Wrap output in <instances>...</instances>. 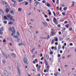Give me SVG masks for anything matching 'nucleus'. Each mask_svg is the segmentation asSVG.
Returning <instances> with one entry per match:
<instances>
[{
  "label": "nucleus",
  "instance_id": "nucleus-22",
  "mask_svg": "<svg viewBox=\"0 0 76 76\" xmlns=\"http://www.w3.org/2000/svg\"><path fill=\"white\" fill-rule=\"evenodd\" d=\"M3 31H1V30H0V35H2L3 34Z\"/></svg>",
  "mask_w": 76,
  "mask_h": 76
},
{
  "label": "nucleus",
  "instance_id": "nucleus-64",
  "mask_svg": "<svg viewBox=\"0 0 76 76\" xmlns=\"http://www.w3.org/2000/svg\"><path fill=\"white\" fill-rule=\"evenodd\" d=\"M42 56V53H41L40 55V57H41Z\"/></svg>",
  "mask_w": 76,
  "mask_h": 76
},
{
  "label": "nucleus",
  "instance_id": "nucleus-13",
  "mask_svg": "<svg viewBox=\"0 0 76 76\" xmlns=\"http://www.w3.org/2000/svg\"><path fill=\"white\" fill-rule=\"evenodd\" d=\"M72 3H73V4L71 5V6L72 7H74V5H75V1H73L72 2Z\"/></svg>",
  "mask_w": 76,
  "mask_h": 76
},
{
  "label": "nucleus",
  "instance_id": "nucleus-41",
  "mask_svg": "<svg viewBox=\"0 0 76 76\" xmlns=\"http://www.w3.org/2000/svg\"><path fill=\"white\" fill-rule=\"evenodd\" d=\"M20 43L21 44V45H24V44H23V42H21Z\"/></svg>",
  "mask_w": 76,
  "mask_h": 76
},
{
  "label": "nucleus",
  "instance_id": "nucleus-53",
  "mask_svg": "<svg viewBox=\"0 0 76 76\" xmlns=\"http://www.w3.org/2000/svg\"><path fill=\"white\" fill-rule=\"evenodd\" d=\"M53 15H54V16H56V13H55V12H53Z\"/></svg>",
  "mask_w": 76,
  "mask_h": 76
},
{
  "label": "nucleus",
  "instance_id": "nucleus-14",
  "mask_svg": "<svg viewBox=\"0 0 76 76\" xmlns=\"http://www.w3.org/2000/svg\"><path fill=\"white\" fill-rule=\"evenodd\" d=\"M9 29H13V31L15 30V28L13 27H12V28L10 27V28H9Z\"/></svg>",
  "mask_w": 76,
  "mask_h": 76
},
{
  "label": "nucleus",
  "instance_id": "nucleus-39",
  "mask_svg": "<svg viewBox=\"0 0 76 76\" xmlns=\"http://www.w3.org/2000/svg\"><path fill=\"white\" fill-rule=\"evenodd\" d=\"M16 4L14 3L13 4V7H15L16 6Z\"/></svg>",
  "mask_w": 76,
  "mask_h": 76
},
{
  "label": "nucleus",
  "instance_id": "nucleus-35",
  "mask_svg": "<svg viewBox=\"0 0 76 76\" xmlns=\"http://www.w3.org/2000/svg\"><path fill=\"white\" fill-rule=\"evenodd\" d=\"M38 4L37 3V2H36V4H35V2H34V5L35 6H37V5Z\"/></svg>",
  "mask_w": 76,
  "mask_h": 76
},
{
  "label": "nucleus",
  "instance_id": "nucleus-26",
  "mask_svg": "<svg viewBox=\"0 0 76 76\" xmlns=\"http://www.w3.org/2000/svg\"><path fill=\"white\" fill-rule=\"evenodd\" d=\"M14 37L15 38H18V36H14Z\"/></svg>",
  "mask_w": 76,
  "mask_h": 76
},
{
  "label": "nucleus",
  "instance_id": "nucleus-1",
  "mask_svg": "<svg viewBox=\"0 0 76 76\" xmlns=\"http://www.w3.org/2000/svg\"><path fill=\"white\" fill-rule=\"evenodd\" d=\"M24 58L23 59V61L24 63L26 64H28V63L27 62V60H28V58H27V56L26 55H24Z\"/></svg>",
  "mask_w": 76,
  "mask_h": 76
},
{
  "label": "nucleus",
  "instance_id": "nucleus-12",
  "mask_svg": "<svg viewBox=\"0 0 76 76\" xmlns=\"http://www.w3.org/2000/svg\"><path fill=\"white\" fill-rule=\"evenodd\" d=\"M13 23V22H12V21H10V22H9L8 24L10 25H12V24Z\"/></svg>",
  "mask_w": 76,
  "mask_h": 76
},
{
  "label": "nucleus",
  "instance_id": "nucleus-3",
  "mask_svg": "<svg viewBox=\"0 0 76 76\" xmlns=\"http://www.w3.org/2000/svg\"><path fill=\"white\" fill-rule=\"evenodd\" d=\"M42 24L44 25L45 27H47V22L45 21L44 22H42Z\"/></svg>",
  "mask_w": 76,
  "mask_h": 76
},
{
  "label": "nucleus",
  "instance_id": "nucleus-57",
  "mask_svg": "<svg viewBox=\"0 0 76 76\" xmlns=\"http://www.w3.org/2000/svg\"><path fill=\"white\" fill-rule=\"evenodd\" d=\"M44 72L45 73H46L47 72V70L46 69H44Z\"/></svg>",
  "mask_w": 76,
  "mask_h": 76
},
{
  "label": "nucleus",
  "instance_id": "nucleus-46",
  "mask_svg": "<svg viewBox=\"0 0 76 76\" xmlns=\"http://www.w3.org/2000/svg\"><path fill=\"white\" fill-rule=\"evenodd\" d=\"M7 17L8 18H10V16L9 15H7Z\"/></svg>",
  "mask_w": 76,
  "mask_h": 76
},
{
  "label": "nucleus",
  "instance_id": "nucleus-32",
  "mask_svg": "<svg viewBox=\"0 0 76 76\" xmlns=\"http://www.w3.org/2000/svg\"><path fill=\"white\" fill-rule=\"evenodd\" d=\"M4 19H7V17H6V16H4Z\"/></svg>",
  "mask_w": 76,
  "mask_h": 76
},
{
  "label": "nucleus",
  "instance_id": "nucleus-7",
  "mask_svg": "<svg viewBox=\"0 0 76 76\" xmlns=\"http://www.w3.org/2000/svg\"><path fill=\"white\" fill-rule=\"evenodd\" d=\"M17 36L18 37H20V35L19 34V31H17Z\"/></svg>",
  "mask_w": 76,
  "mask_h": 76
},
{
  "label": "nucleus",
  "instance_id": "nucleus-31",
  "mask_svg": "<svg viewBox=\"0 0 76 76\" xmlns=\"http://www.w3.org/2000/svg\"><path fill=\"white\" fill-rule=\"evenodd\" d=\"M47 37H48V38H47V39H48L50 38V35H48Z\"/></svg>",
  "mask_w": 76,
  "mask_h": 76
},
{
  "label": "nucleus",
  "instance_id": "nucleus-40",
  "mask_svg": "<svg viewBox=\"0 0 76 76\" xmlns=\"http://www.w3.org/2000/svg\"><path fill=\"white\" fill-rule=\"evenodd\" d=\"M69 31H72V28H69Z\"/></svg>",
  "mask_w": 76,
  "mask_h": 76
},
{
  "label": "nucleus",
  "instance_id": "nucleus-47",
  "mask_svg": "<svg viewBox=\"0 0 76 76\" xmlns=\"http://www.w3.org/2000/svg\"><path fill=\"white\" fill-rule=\"evenodd\" d=\"M69 45L70 46H73V44L72 43H70L69 44Z\"/></svg>",
  "mask_w": 76,
  "mask_h": 76
},
{
  "label": "nucleus",
  "instance_id": "nucleus-56",
  "mask_svg": "<svg viewBox=\"0 0 76 76\" xmlns=\"http://www.w3.org/2000/svg\"><path fill=\"white\" fill-rule=\"evenodd\" d=\"M58 27V28H60V26H61V25H60V24H58V26H57Z\"/></svg>",
  "mask_w": 76,
  "mask_h": 76
},
{
  "label": "nucleus",
  "instance_id": "nucleus-28",
  "mask_svg": "<svg viewBox=\"0 0 76 76\" xmlns=\"http://www.w3.org/2000/svg\"><path fill=\"white\" fill-rule=\"evenodd\" d=\"M3 27H2L1 28V29H0V30H1V31H3Z\"/></svg>",
  "mask_w": 76,
  "mask_h": 76
},
{
  "label": "nucleus",
  "instance_id": "nucleus-38",
  "mask_svg": "<svg viewBox=\"0 0 76 76\" xmlns=\"http://www.w3.org/2000/svg\"><path fill=\"white\" fill-rule=\"evenodd\" d=\"M7 21H4V23H5V24H6L7 23Z\"/></svg>",
  "mask_w": 76,
  "mask_h": 76
},
{
  "label": "nucleus",
  "instance_id": "nucleus-44",
  "mask_svg": "<svg viewBox=\"0 0 76 76\" xmlns=\"http://www.w3.org/2000/svg\"><path fill=\"white\" fill-rule=\"evenodd\" d=\"M54 34V31H52V35H53Z\"/></svg>",
  "mask_w": 76,
  "mask_h": 76
},
{
  "label": "nucleus",
  "instance_id": "nucleus-18",
  "mask_svg": "<svg viewBox=\"0 0 76 76\" xmlns=\"http://www.w3.org/2000/svg\"><path fill=\"white\" fill-rule=\"evenodd\" d=\"M9 8H7L6 9V12L7 13H8V12H9Z\"/></svg>",
  "mask_w": 76,
  "mask_h": 76
},
{
  "label": "nucleus",
  "instance_id": "nucleus-19",
  "mask_svg": "<svg viewBox=\"0 0 76 76\" xmlns=\"http://www.w3.org/2000/svg\"><path fill=\"white\" fill-rule=\"evenodd\" d=\"M45 63L46 65H48V62L47 61H46V60L45 59Z\"/></svg>",
  "mask_w": 76,
  "mask_h": 76
},
{
  "label": "nucleus",
  "instance_id": "nucleus-62",
  "mask_svg": "<svg viewBox=\"0 0 76 76\" xmlns=\"http://www.w3.org/2000/svg\"><path fill=\"white\" fill-rule=\"evenodd\" d=\"M26 4H25V5L26 6V5H28V2H26L25 3Z\"/></svg>",
  "mask_w": 76,
  "mask_h": 76
},
{
  "label": "nucleus",
  "instance_id": "nucleus-10",
  "mask_svg": "<svg viewBox=\"0 0 76 76\" xmlns=\"http://www.w3.org/2000/svg\"><path fill=\"white\" fill-rule=\"evenodd\" d=\"M40 38L41 39H47V38L46 37H40Z\"/></svg>",
  "mask_w": 76,
  "mask_h": 76
},
{
  "label": "nucleus",
  "instance_id": "nucleus-16",
  "mask_svg": "<svg viewBox=\"0 0 76 76\" xmlns=\"http://www.w3.org/2000/svg\"><path fill=\"white\" fill-rule=\"evenodd\" d=\"M37 3L38 4H41V3L39 2H38V1H36V2H35V4H36V3Z\"/></svg>",
  "mask_w": 76,
  "mask_h": 76
},
{
  "label": "nucleus",
  "instance_id": "nucleus-63",
  "mask_svg": "<svg viewBox=\"0 0 76 76\" xmlns=\"http://www.w3.org/2000/svg\"><path fill=\"white\" fill-rule=\"evenodd\" d=\"M62 14L63 16H64V15H65V13H64L63 12H62Z\"/></svg>",
  "mask_w": 76,
  "mask_h": 76
},
{
  "label": "nucleus",
  "instance_id": "nucleus-58",
  "mask_svg": "<svg viewBox=\"0 0 76 76\" xmlns=\"http://www.w3.org/2000/svg\"><path fill=\"white\" fill-rule=\"evenodd\" d=\"M45 18H48V16H47V15H45Z\"/></svg>",
  "mask_w": 76,
  "mask_h": 76
},
{
  "label": "nucleus",
  "instance_id": "nucleus-51",
  "mask_svg": "<svg viewBox=\"0 0 76 76\" xmlns=\"http://www.w3.org/2000/svg\"><path fill=\"white\" fill-rule=\"evenodd\" d=\"M2 4H3V5H4L5 4V3H4V1H3V3H2Z\"/></svg>",
  "mask_w": 76,
  "mask_h": 76
},
{
  "label": "nucleus",
  "instance_id": "nucleus-45",
  "mask_svg": "<svg viewBox=\"0 0 76 76\" xmlns=\"http://www.w3.org/2000/svg\"><path fill=\"white\" fill-rule=\"evenodd\" d=\"M71 56H72V55H68L67 56L68 58H69V57H71Z\"/></svg>",
  "mask_w": 76,
  "mask_h": 76
},
{
  "label": "nucleus",
  "instance_id": "nucleus-36",
  "mask_svg": "<svg viewBox=\"0 0 76 76\" xmlns=\"http://www.w3.org/2000/svg\"><path fill=\"white\" fill-rule=\"evenodd\" d=\"M55 41L56 42H57V41H58V39H57V38H56Z\"/></svg>",
  "mask_w": 76,
  "mask_h": 76
},
{
  "label": "nucleus",
  "instance_id": "nucleus-43",
  "mask_svg": "<svg viewBox=\"0 0 76 76\" xmlns=\"http://www.w3.org/2000/svg\"><path fill=\"white\" fill-rule=\"evenodd\" d=\"M46 20L48 22H50V20H49V19L48 18L46 19Z\"/></svg>",
  "mask_w": 76,
  "mask_h": 76
},
{
  "label": "nucleus",
  "instance_id": "nucleus-15",
  "mask_svg": "<svg viewBox=\"0 0 76 76\" xmlns=\"http://www.w3.org/2000/svg\"><path fill=\"white\" fill-rule=\"evenodd\" d=\"M69 24H68L65 25V27L66 28H69Z\"/></svg>",
  "mask_w": 76,
  "mask_h": 76
},
{
  "label": "nucleus",
  "instance_id": "nucleus-21",
  "mask_svg": "<svg viewBox=\"0 0 76 76\" xmlns=\"http://www.w3.org/2000/svg\"><path fill=\"white\" fill-rule=\"evenodd\" d=\"M54 42V40L53 39H52L51 44H53Z\"/></svg>",
  "mask_w": 76,
  "mask_h": 76
},
{
  "label": "nucleus",
  "instance_id": "nucleus-20",
  "mask_svg": "<svg viewBox=\"0 0 76 76\" xmlns=\"http://www.w3.org/2000/svg\"><path fill=\"white\" fill-rule=\"evenodd\" d=\"M46 58H47V59L48 60V58H49V56H48V55H46Z\"/></svg>",
  "mask_w": 76,
  "mask_h": 76
},
{
  "label": "nucleus",
  "instance_id": "nucleus-48",
  "mask_svg": "<svg viewBox=\"0 0 76 76\" xmlns=\"http://www.w3.org/2000/svg\"><path fill=\"white\" fill-rule=\"evenodd\" d=\"M55 45H58V42H56L55 43Z\"/></svg>",
  "mask_w": 76,
  "mask_h": 76
},
{
  "label": "nucleus",
  "instance_id": "nucleus-17",
  "mask_svg": "<svg viewBox=\"0 0 76 76\" xmlns=\"http://www.w3.org/2000/svg\"><path fill=\"white\" fill-rule=\"evenodd\" d=\"M50 68V66H48V65L46 67V69H48V70H49V68Z\"/></svg>",
  "mask_w": 76,
  "mask_h": 76
},
{
  "label": "nucleus",
  "instance_id": "nucleus-33",
  "mask_svg": "<svg viewBox=\"0 0 76 76\" xmlns=\"http://www.w3.org/2000/svg\"><path fill=\"white\" fill-rule=\"evenodd\" d=\"M2 63H3V64H5V61H4V60H3L2 59Z\"/></svg>",
  "mask_w": 76,
  "mask_h": 76
},
{
  "label": "nucleus",
  "instance_id": "nucleus-34",
  "mask_svg": "<svg viewBox=\"0 0 76 76\" xmlns=\"http://www.w3.org/2000/svg\"><path fill=\"white\" fill-rule=\"evenodd\" d=\"M48 7H50V4H47V5H46Z\"/></svg>",
  "mask_w": 76,
  "mask_h": 76
},
{
  "label": "nucleus",
  "instance_id": "nucleus-61",
  "mask_svg": "<svg viewBox=\"0 0 76 76\" xmlns=\"http://www.w3.org/2000/svg\"><path fill=\"white\" fill-rule=\"evenodd\" d=\"M58 34L59 35H61V32L60 31H59L58 32Z\"/></svg>",
  "mask_w": 76,
  "mask_h": 76
},
{
  "label": "nucleus",
  "instance_id": "nucleus-9",
  "mask_svg": "<svg viewBox=\"0 0 76 76\" xmlns=\"http://www.w3.org/2000/svg\"><path fill=\"white\" fill-rule=\"evenodd\" d=\"M67 9V7H66L63 8V10L64 11H66Z\"/></svg>",
  "mask_w": 76,
  "mask_h": 76
},
{
  "label": "nucleus",
  "instance_id": "nucleus-23",
  "mask_svg": "<svg viewBox=\"0 0 76 76\" xmlns=\"http://www.w3.org/2000/svg\"><path fill=\"white\" fill-rule=\"evenodd\" d=\"M18 10L19 12H21V11H22V9L20 8H19L18 9Z\"/></svg>",
  "mask_w": 76,
  "mask_h": 76
},
{
  "label": "nucleus",
  "instance_id": "nucleus-49",
  "mask_svg": "<svg viewBox=\"0 0 76 76\" xmlns=\"http://www.w3.org/2000/svg\"><path fill=\"white\" fill-rule=\"evenodd\" d=\"M50 54H53V52L51 51H50Z\"/></svg>",
  "mask_w": 76,
  "mask_h": 76
},
{
  "label": "nucleus",
  "instance_id": "nucleus-25",
  "mask_svg": "<svg viewBox=\"0 0 76 76\" xmlns=\"http://www.w3.org/2000/svg\"><path fill=\"white\" fill-rule=\"evenodd\" d=\"M61 45H58V50H59L60 49V47H61Z\"/></svg>",
  "mask_w": 76,
  "mask_h": 76
},
{
  "label": "nucleus",
  "instance_id": "nucleus-5",
  "mask_svg": "<svg viewBox=\"0 0 76 76\" xmlns=\"http://www.w3.org/2000/svg\"><path fill=\"white\" fill-rule=\"evenodd\" d=\"M10 32H12V33L14 34H16V32H15V30H12V29H10Z\"/></svg>",
  "mask_w": 76,
  "mask_h": 76
},
{
  "label": "nucleus",
  "instance_id": "nucleus-50",
  "mask_svg": "<svg viewBox=\"0 0 76 76\" xmlns=\"http://www.w3.org/2000/svg\"><path fill=\"white\" fill-rule=\"evenodd\" d=\"M48 14L50 15H51V12H48Z\"/></svg>",
  "mask_w": 76,
  "mask_h": 76
},
{
  "label": "nucleus",
  "instance_id": "nucleus-27",
  "mask_svg": "<svg viewBox=\"0 0 76 76\" xmlns=\"http://www.w3.org/2000/svg\"><path fill=\"white\" fill-rule=\"evenodd\" d=\"M7 69H8L9 70H11V69H12V68H11V67L10 66H8L7 67Z\"/></svg>",
  "mask_w": 76,
  "mask_h": 76
},
{
  "label": "nucleus",
  "instance_id": "nucleus-42",
  "mask_svg": "<svg viewBox=\"0 0 76 76\" xmlns=\"http://www.w3.org/2000/svg\"><path fill=\"white\" fill-rule=\"evenodd\" d=\"M54 49L55 50H57V47L56 46L54 47Z\"/></svg>",
  "mask_w": 76,
  "mask_h": 76
},
{
  "label": "nucleus",
  "instance_id": "nucleus-59",
  "mask_svg": "<svg viewBox=\"0 0 76 76\" xmlns=\"http://www.w3.org/2000/svg\"><path fill=\"white\" fill-rule=\"evenodd\" d=\"M60 41H63V39L62 38H60L59 39Z\"/></svg>",
  "mask_w": 76,
  "mask_h": 76
},
{
  "label": "nucleus",
  "instance_id": "nucleus-11",
  "mask_svg": "<svg viewBox=\"0 0 76 76\" xmlns=\"http://www.w3.org/2000/svg\"><path fill=\"white\" fill-rule=\"evenodd\" d=\"M10 13H11V15H14V11L13 10H12L10 11Z\"/></svg>",
  "mask_w": 76,
  "mask_h": 76
},
{
  "label": "nucleus",
  "instance_id": "nucleus-24",
  "mask_svg": "<svg viewBox=\"0 0 76 76\" xmlns=\"http://www.w3.org/2000/svg\"><path fill=\"white\" fill-rule=\"evenodd\" d=\"M66 37V34H64L63 35V38H65V37Z\"/></svg>",
  "mask_w": 76,
  "mask_h": 76
},
{
  "label": "nucleus",
  "instance_id": "nucleus-52",
  "mask_svg": "<svg viewBox=\"0 0 76 76\" xmlns=\"http://www.w3.org/2000/svg\"><path fill=\"white\" fill-rule=\"evenodd\" d=\"M58 57H61V55L60 54H58Z\"/></svg>",
  "mask_w": 76,
  "mask_h": 76
},
{
  "label": "nucleus",
  "instance_id": "nucleus-8",
  "mask_svg": "<svg viewBox=\"0 0 76 76\" xmlns=\"http://www.w3.org/2000/svg\"><path fill=\"white\" fill-rule=\"evenodd\" d=\"M53 21L54 23L57 21V19H56V18L54 17L53 18Z\"/></svg>",
  "mask_w": 76,
  "mask_h": 76
},
{
  "label": "nucleus",
  "instance_id": "nucleus-6",
  "mask_svg": "<svg viewBox=\"0 0 76 76\" xmlns=\"http://www.w3.org/2000/svg\"><path fill=\"white\" fill-rule=\"evenodd\" d=\"M11 56L12 57H14L15 58H16V54L13 53H12Z\"/></svg>",
  "mask_w": 76,
  "mask_h": 76
},
{
  "label": "nucleus",
  "instance_id": "nucleus-4",
  "mask_svg": "<svg viewBox=\"0 0 76 76\" xmlns=\"http://www.w3.org/2000/svg\"><path fill=\"white\" fill-rule=\"evenodd\" d=\"M17 70L18 72V75L19 76H21V74H20V69L19 68H17Z\"/></svg>",
  "mask_w": 76,
  "mask_h": 76
},
{
  "label": "nucleus",
  "instance_id": "nucleus-60",
  "mask_svg": "<svg viewBox=\"0 0 76 76\" xmlns=\"http://www.w3.org/2000/svg\"><path fill=\"white\" fill-rule=\"evenodd\" d=\"M37 69H37V71H38H38H40V69H39V68H37Z\"/></svg>",
  "mask_w": 76,
  "mask_h": 76
},
{
  "label": "nucleus",
  "instance_id": "nucleus-55",
  "mask_svg": "<svg viewBox=\"0 0 76 76\" xmlns=\"http://www.w3.org/2000/svg\"><path fill=\"white\" fill-rule=\"evenodd\" d=\"M44 60V57H42V58H41V60Z\"/></svg>",
  "mask_w": 76,
  "mask_h": 76
},
{
  "label": "nucleus",
  "instance_id": "nucleus-54",
  "mask_svg": "<svg viewBox=\"0 0 76 76\" xmlns=\"http://www.w3.org/2000/svg\"><path fill=\"white\" fill-rule=\"evenodd\" d=\"M54 23H55L56 25H58V23H57V22L55 21V22H54Z\"/></svg>",
  "mask_w": 76,
  "mask_h": 76
},
{
  "label": "nucleus",
  "instance_id": "nucleus-37",
  "mask_svg": "<svg viewBox=\"0 0 76 76\" xmlns=\"http://www.w3.org/2000/svg\"><path fill=\"white\" fill-rule=\"evenodd\" d=\"M46 2V1H45V0H43L42 1V3H45Z\"/></svg>",
  "mask_w": 76,
  "mask_h": 76
},
{
  "label": "nucleus",
  "instance_id": "nucleus-2",
  "mask_svg": "<svg viewBox=\"0 0 76 76\" xmlns=\"http://www.w3.org/2000/svg\"><path fill=\"white\" fill-rule=\"evenodd\" d=\"M5 3L6 7H7V8H8V9H10V7L9 6V5L7 3V2H5Z\"/></svg>",
  "mask_w": 76,
  "mask_h": 76
},
{
  "label": "nucleus",
  "instance_id": "nucleus-29",
  "mask_svg": "<svg viewBox=\"0 0 76 76\" xmlns=\"http://www.w3.org/2000/svg\"><path fill=\"white\" fill-rule=\"evenodd\" d=\"M34 61H35V62L36 63H37L38 62V60H37V59H35L34 60Z\"/></svg>",
  "mask_w": 76,
  "mask_h": 76
},
{
  "label": "nucleus",
  "instance_id": "nucleus-30",
  "mask_svg": "<svg viewBox=\"0 0 76 76\" xmlns=\"http://www.w3.org/2000/svg\"><path fill=\"white\" fill-rule=\"evenodd\" d=\"M34 50H35V48H33L31 50V52L32 53H33V51H34Z\"/></svg>",
  "mask_w": 76,
  "mask_h": 76
}]
</instances>
